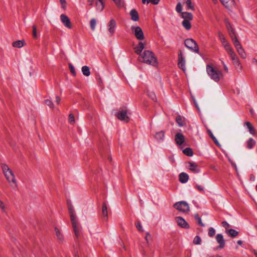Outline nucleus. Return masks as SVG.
Segmentation results:
<instances>
[{
    "instance_id": "f257e3e1",
    "label": "nucleus",
    "mask_w": 257,
    "mask_h": 257,
    "mask_svg": "<svg viewBox=\"0 0 257 257\" xmlns=\"http://www.w3.org/2000/svg\"><path fill=\"white\" fill-rule=\"evenodd\" d=\"M139 60L140 61L153 66H156L158 65L156 57L154 53L150 50H145L142 55H140Z\"/></svg>"
},
{
    "instance_id": "f03ea898",
    "label": "nucleus",
    "mask_w": 257,
    "mask_h": 257,
    "mask_svg": "<svg viewBox=\"0 0 257 257\" xmlns=\"http://www.w3.org/2000/svg\"><path fill=\"white\" fill-rule=\"evenodd\" d=\"M1 168L5 176L12 187H17L18 185L15 176L12 170L10 169L8 166L5 164L1 165Z\"/></svg>"
},
{
    "instance_id": "7ed1b4c3",
    "label": "nucleus",
    "mask_w": 257,
    "mask_h": 257,
    "mask_svg": "<svg viewBox=\"0 0 257 257\" xmlns=\"http://www.w3.org/2000/svg\"><path fill=\"white\" fill-rule=\"evenodd\" d=\"M206 71L210 78L215 82H218L222 76V73L220 71H217L211 65H207Z\"/></svg>"
},
{
    "instance_id": "20e7f679",
    "label": "nucleus",
    "mask_w": 257,
    "mask_h": 257,
    "mask_svg": "<svg viewBox=\"0 0 257 257\" xmlns=\"http://www.w3.org/2000/svg\"><path fill=\"white\" fill-rule=\"evenodd\" d=\"M75 236L78 238L81 233V227L78 222L77 216L70 218Z\"/></svg>"
},
{
    "instance_id": "39448f33",
    "label": "nucleus",
    "mask_w": 257,
    "mask_h": 257,
    "mask_svg": "<svg viewBox=\"0 0 257 257\" xmlns=\"http://www.w3.org/2000/svg\"><path fill=\"white\" fill-rule=\"evenodd\" d=\"M184 44L185 46L192 51L197 53H199L198 46L196 41L193 39H187L185 41Z\"/></svg>"
},
{
    "instance_id": "423d86ee",
    "label": "nucleus",
    "mask_w": 257,
    "mask_h": 257,
    "mask_svg": "<svg viewBox=\"0 0 257 257\" xmlns=\"http://www.w3.org/2000/svg\"><path fill=\"white\" fill-rule=\"evenodd\" d=\"M174 207L182 212H188L189 211L188 204L184 201L176 202L174 204Z\"/></svg>"
},
{
    "instance_id": "0eeeda50",
    "label": "nucleus",
    "mask_w": 257,
    "mask_h": 257,
    "mask_svg": "<svg viewBox=\"0 0 257 257\" xmlns=\"http://www.w3.org/2000/svg\"><path fill=\"white\" fill-rule=\"evenodd\" d=\"M116 116L121 121L128 122L130 117L127 115V110L126 107L122 108L116 113Z\"/></svg>"
},
{
    "instance_id": "6e6552de",
    "label": "nucleus",
    "mask_w": 257,
    "mask_h": 257,
    "mask_svg": "<svg viewBox=\"0 0 257 257\" xmlns=\"http://www.w3.org/2000/svg\"><path fill=\"white\" fill-rule=\"evenodd\" d=\"M131 29L133 32V33L134 35L135 36L136 38L141 41L144 39V33L143 32L142 29L139 26L134 27L132 26L131 27Z\"/></svg>"
},
{
    "instance_id": "1a4fd4ad",
    "label": "nucleus",
    "mask_w": 257,
    "mask_h": 257,
    "mask_svg": "<svg viewBox=\"0 0 257 257\" xmlns=\"http://www.w3.org/2000/svg\"><path fill=\"white\" fill-rule=\"evenodd\" d=\"M178 67L181 69L183 71L185 70V58L183 56V54L181 51H180L179 53L178 54Z\"/></svg>"
},
{
    "instance_id": "9d476101",
    "label": "nucleus",
    "mask_w": 257,
    "mask_h": 257,
    "mask_svg": "<svg viewBox=\"0 0 257 257\" xmlns=\"http://www.w3.org/2000/svg\"><path fill=\"white\" fill-rule=\"evenodd\" d=\"M176 220L178 225L182 228L188 229L189 228V225L182 217L178 216L176 217Z\"/></svg>"
},
{
    "instance_id": "9b49d317",
    "label": "nucleus",
    "mask_w": 257,
    "mask_h": 257,
    "mask_svg": "<svg viewBox=\"0 0 257 257\" xmlns=\"http://www.w3.org/2000/svg\"><path fill=\"white\" fill-rule=\"evenodd\" d=\"M230 57L232 61L233 65L235 66L236 69H238L239 70H241L242 66L241 64L238 60V57H237L235 53H234L231 55Z\"/></svg>"
},
{
    "instance_id": "f8f14e48",
    "label": "nucleus",
    "mask_w": 257,
    "mask_h": 257,
    "mask_svg": "<svg viewBox=\"0 0 257 257\" xmlns=\"http://www.w3.org/2000/svg\"><path fill=\"white\" fill-rule=\"evenodd\" d=\"M188 169L194 173H198L200 172V170L198 165L195 162L188 163Z\"/></svg>"
},
{
    "instance_id": "ddd939ff",
    "label": "nucleus",
    "mask_w": 257,
    "mask_h": 257,
    "mask_svg": "<svg viewBox=\"0 0 257 257\" xmlns=\"http://www.w3.org/2000/svg\"><path fill=\"white\" fill-rule=\"evenodd\" d=\"M60 18L62 22L64 25V26L69 28L71 29L72 28V25L71 22L69 19V18L64 14H62L60 16Z\"/></svg>"
},
{
    "instance_id": "4468645a",
    "label": "nucleus",
    "mask_w": 257,
    "mask_h": 257,
    "mask_svg": "<svg viewBox=\"0 0 257 257\" xmlns=\"http://www.w3.org/2000/svg\"><path fill=\"white\" fill-rule=\"evenodd\" d=\"M175 141L178 146H181L184 143L185 137L181 133H177L175 136Z\"/></svg>"
},
{
    "instance_id": "2eb2a0df",
    "label": "nucleus",
    "mask_w": 257,
    "mask_h": 257,
    "mask_svg": "<svg viewBox=\"0 0 257 257\" xmlns=\"http://www.w3.org/2000/svg\"><path fill=\"white\" fill-rule=\"evenodd\" d=\"M116 25V22L114 19H111L109 21L108 25V32L109 33L110 37L112 36L114 33Z\"/></svg>"
},
{
    "instance_id": "dca6fc26",
    "label": "nucleus",
    "mask_w": 257,
    "mask_h": 257,
    "mask_svg": "<svg viewBox=\"0 0 257 257\" xmlns=\"http://www.w3.org/2000/svg\"><path fill=\"white\" fill-rule=\"evenodd\" d=\"M217 242L219 244V248H222L225 246V241L223 236L221 234H217L216 236Z\"/></svg>"
},
{
    "instance_id": "f3484780",
    "label": "nucleus",
    "mask_w": 257,
    "mask_h": 257,
    "mask_svg": "<svg viewBox=\"0 0 257 257\" xmlns=\"http://www.w3.org/2000/svg\"><path fill=\"white\" fill-rule=\"evenodd\" d=\"M67 206L69 214L70 215V218L76 216L75 213V210L70 201H67Z\"/></svg>"
},
{
    "instance_id": "a211bd4d",
    "label": "nucleus",
    "mask_w": 257,
    "mask_h": 257,
    "mask_svg": "<svg viewBox=\"0 0 257 257\" xmlns=\"http://www.w3.org/2000/svg\"><path fill=\"white\" fill-rule=\"evenodd\" d=\"M179 179L180 182L185 183L189 180V176L187 173L182 172L179 174Z\"/></svg>"
},
{
    "instance_id": "6ab92c4d",
    "label": "nucleus",
    "mask_w": 257,
    "mask_h": 257,
    "mask_svg": "<svg viewBox=\"0 0 257 257\" xmlns=\"http://www.w3.org/2000/svg\"><path fill=\"white\" fill-rule=\"evenodd\" d=\"M145 48V45L142 42H139L138 45L135 48V52L136 54L139 55L141 54V52Z\"/></svg>"
},
{
    "instance_id": "aec40b11",
    "label": "nucleus",
    "mask_w": 257,
    "mask_h": 257,
    "mask_svg": "<svg viewBox=\"0 0 257 257\" xmlns=\"http://www.w3.org/2000/svg\"><path fill=\"white\" fill-rule=\"evenodd\" d=\"M130 15L131 16V19L135 21H138L139 20V16L138 12L135 9H132L130 12Z\"/></svg>"
},
{
    "instance_id": "412c9836",
    "label": "nucleus",
    "mask_w": 257,
    "mask_h": 257,
    "mask_svg": "<svg viewBox=\"0 0 257 257\" xmlns=\"http://www.w3.org/2000/svg\"><path fill=\"white\" fill-rule=\"evenodd\" d=\"M185 118L180 115H178L176 117V121L180 127L183 126L185 124Z\"/></svg>"
},
{
    "instance_id": "4be33fe9",
    "label": "nucleus",
    "mask_w": 257,
    "mask_h": 257,
    "mask_svg": "<svg viewBox=\"0 0 257 257\" xmlns=\"http://www.w3.org/2000/svg\"><path fill=\"white\" fill-rule=\"evenodd\" d=\"M165 137V132L161 131L157 132L155 136V139L158 141L161 142L164 140Z\"/></svg>"
},
{
    "instance_id": "5701e85b",
    "label": "nucleus",
    "mask_w": 257,
    "mask_h": 257,
    "mask_svg": "<svg viewBox=\"0 0 257 257\" xmlns=\"http://www.w3.org/2000/svg\"><path fill=\"white\" fill-rule=\"evenodd\" d=\"M223 46L229 56L235 53L231 45L228 43Z\"/></svg>"
},
{
    "instance_id": "b1692460",
    "label": "nucleus",
    "mask_w": 257,
    "mask_h": 257,
    "mask_svg": "<svg viewBox=\"0 0 257 257\" xmlns=\"http://www.w3.org/2000/svg\"><path fill=\"white\" fill-rule=\"evenodd\" d=\"M245 124L247 128H248L249 133L253 135H255V129L254 127L252 126V125L251 124V123L248 121H247L245 122Z\"/></svg>"
},
{
    "instance_id": "393cba45",
    "label": "nucleus",
    "mask_w": 257,
    "mask_h": 257,
    "mask_svg": "<svg viewBox=\"0 0 257 257\" xmlns=\"http://www.w3.org/2000/svg\"><path fill=\"white\" fill-rule=\"evenodd\" d=\"M227 234L231 237H235L238 234V232L233 229L226 230Z\"/></svg>"
},
{
    "instance_id": "a878e982",
    "label": "nucleus",
    "mask_w": 257,
    "mask_h": 257,
    "mask_svg": "<svg viewBox=\"0 0 257 257\" xmlns=\"http://www.w3.org/2000/svg\"><path fill=\"white\" fill-rule=\"evenodd\" d=\"M182 17L184 20H188L191 21L193 19V15L191 13L183 12L182 13Z\"/></svg>"
},
{
    "instance_id": "bb28decb",
    "label": "nucleus",
    "mask_w": 257,
    "mask_h": 257,
    "mask_svg": "<svg viewBox=\"0 0 257 257\" xmlns=\"http://www.w3.org/2000/svg\"><path fill=\"white\" fill-rule=\"evenodd\" d=\"M220 1L226 8H229L234 3V0H220Z\"/></svg>"
},
{
    "instance_id": "cd10ccee",
    "label": "nucleus",
    "mask_w": 257,
    "mask_h": 257,
    "mask_svg": "<svg viewBox=\"0 0 257 257\" xmlns=\"http://www.w3.org/2000/svg\"><path fill=\"white\" fill-rule=\"evenodd\" d=\"M231 39L236 49L242 46L236 36H234V37L232 36V38H231Z\"/></svg>"
},
{
    "instance_id": "c85d7f7f",
    "label": "nucleus",
    "mask_w": 257,
    "mask_h": 257,
    "mask_svg": "<svg viewBox=\"0 0 257 257\" xmlns=\"http://www.w3.org/2000/svg\"><path fill=\"white\" fill-rule=\"evenodd\" d=\"M25 42L23 40H18L13 43L12 45L14 47L22 48L24 45Z\"/></svg>"
},
{
    "instance_id": "c756f323",
    "label": "nucleus",
    "mask_w": 257,
    "mask_h": 257,
    "mask_svg": "<svg viewBox=\"0 0 257 257\" xmlns=\"http://www.w3.org/2000/svg\"><path fill=\"white\" fill-rule=\"evenodd\" d=\"M95 5L97 10L101 12L104 7V3L103 2H96Z\"/></svg>"
},
{
    "instance_id": "7c9ffc66",
    "label": "nucleus",
    "mask_w": 257,
    "mask_h": 257,
    "mask_svg": "<svg viewBox=\"0 0 257 257\" xmlns=\"http://www.w3.org/2000/svg\"><path fill=\"white\" fill-rule=\"evenodd\" d=\"M182 25L187 30H189L191 28L190 20H184L182 22Z\"/></svg>"
},
{
    "instance_id": "2f4dec72",
    "label": "nucleus",
    "mask_w": 257,
    "mask_h": 257,
    "mask_svg": "<svg viewBox=\"0 0 257 257\" xmlns=\"http://www.w3.org/2000/svg\"><path fill=\"white\" fill-rule=\"evenodd\" d=\"M82 72L85 76H88L90 74L89 68L87 66H84L82 67Z\"/></svg>"
},
{
    "instance_id": "473e14b6",
    "label": "nucleus",
    "mask_w": 257,
    "mask_h": 257,
    "mask_svg": "<svg viewBox=\"0 0 257 257\" xmlns=\"http://www.w3.org/2000/svg\"><path fill=\"white\" fill-rule=\"evenodd\" d=\"M218 38H219L220 41H221L222 45H224L228 43L227 41H226V40L225 38V36L221 32H218Z\"/></svg>"
},
{
    "instance_id": "72a5a7b5",
    "label": "nucleus",
    "mask_w": 257,
    "mask_h": 257,
    "mask_svg": "<svg viewBox=\"0 0 257 257\" xmlns=\"http://www.w3.org/2000/svg\"><path fill=\"white\" fill-rule=\"evenodd\" d=\"M102 213L104 217L107 218L108 212H107V207L106 203L103 202L102 206Z\"/></svg>"
},
{
    "instance_id": "f704fd0d",
    "label": "nucleus",
    "mask_w": 257,
    "mask_h": 257,
    "mask_svg": "<svg viewBox=\"0 0 257 257\" xmlns=\"http://www.w3.org/2000/svg\"><path fill=\"white\" fill-rule=\"evenodd\" d=\"M236 51L242 58L245 59L246 58V56L245 52L242 46L238 49H236Z\"/></svg>"
},
{
    "instance_id": "c9c22d12",
    "label": "nucleus",
    "mask_w": 257,
    "mask_h": 257,
    "mask_svg": "<svg viewBox=\"0 0 257 257\" xmlns=\"http://www.w3.org/2000/svg\"><path fill=\"white\" fill-rule=\"evenodd\" d=\"M255 144V141L252 138H249L247 141L248 149H251Z\"/></svg>"
},
{
    "instance_id": "e433bc0d",
    "label": "nucleus",
    "mask_w": 257,
    "mask_h": 257,
    "mask_svg": "<svg viewBox=\"0 0 257 257\" xmlns=\"http://www.w3.org/2000/svg\"><path fill=\"white\" fill-rule=\"evenodd\" d=\"M183 153L186 156L191 157L193 155L192 150L190 148H187L183 151Z\"/></svg>"
},
{
    "instance_id": "4c0bfd02",
    "label": "nucleus",
    "mask_w": 257,
    "mask_h": 257,
    "mask_svg": "<svg viewBox=\"0 0 257 257\" xmlns=\"http://www.w3.org/2000/svg\"><path fill=\"white\" fill-rule=\"evenodd\" d=\"M227 28L229 33L230 38H232V36L234 37V36H236L234 30L233 29V28L231 27V26L230 24H229L228 26H227Z\"/></svg>"
},
{
    "instance_id": "58836bf2",
    "label": "nucleus",
    "mask_w": 257,
    "mask_h": 257,
    "mask_svg": "<svg viewBox=\"0 0 257 257\" xmlns=\"http://www.w3.org/2000/svg\"><path fill=\"white\" fill-rule=\"evenodd\" d=\"M142 3L145 4L146 3L147 4L151 3L153 5H157L159 4L160 0H142Z\"/></svg>"
},
{
    "instance_id": "ea45409f",
    "label": "nucleus",
    "mask_w": 257,
    "mask_h": 257,
    "mask_svg": "<svg viewBox=\"0 0 257 257\" xmlns=\"http://www.w3.org/2000/svg\"><path fill=\"white\" fill-rule=\"evenodd\" d=\"M148 96L154 101H157V97L155 93L153 91H148Z\"/></svg>"
},
{
    "instance_id": "a19ab883",
    "label": "nucleus",
    "mask_w": 257,
    "mask_h": 257,
    "mask_svg": "<svg viewBox=\"0 0 257 257\" xmlns=\"http://www.w3.org/2000/svg\"><path fill=\"white\" fill-rule=\"evenodd\" d=\"M55 230L58 239H59L60 240H63V235L62 234V233L60 231V230L57 228H55Z\"/></svg>"
},
{
    "instance_id": "79ce46f5",
    "label": "nucleus",
    "mask_w": 257,
    "mask_h": 257,
    "mask_svg": "<svg viewBox=\"0 0 257 257\" xmlns=\"http://www.w3.org/2000/svg\"><path fill=\"white\" fill-rule=\"evenodd\" d=\"M96 25V20L95 19H91L90 21V26L91 30L94 31L95 29V26Z\"/></svg>"
},
{
    "instance_id": "37998d69",
    "label": "nucleus",
    "mask_w": 257,
    "mask_h": 257,
    "mask_svg": "<svg viewBox=\"0 0 257 257\" xmlns=\"http://www.w3.org/2000/svg\"><path fill=\"white\" fill-rule=\"evenodd\" d=\"M195 218L197 221V223L202 227L204 226V224L202 223L201 219L200 217H199V215L196 214L195 215Z\"/></svg>"
},
{
    "instance_id": "c03bdc74",
    "label": "nucleus",
    "mask_w": 257,
    "mask_h": 257,
    "mask_svg": "<svg viewBox=\"0 0 257 257\" xmlns=\"http://www.w3.org/2000/svg\"><path fill=\"white\" fill-rule=\"evenodd\" d=\"M201 242V239L198 235L196 236L193 239V243L194 244H200Z\"/></svg>"
},
{
    "instance_id": "a18cd8bd",
    "label": "nucleus",
    "mask_w": 257,
    "mask_h": 257,
    "mask_svg": "<svg viewBox=\"0 0 257 257\" xmlns=\"http://www.w3.org/2000/svg\"><path fill=\"white\" fill-rule=\"evenodd\" d=\"M32 29H33V32H32V35L34 39H37V27L36 25H33L32 26Z\"/></svg>"
},
{
    "instance_id": "49530a36",
    "label": "nucleus",
    "mask_w": 257,
    "mask_h": 257,
    "mask_svg": "<svg viewBox=\"0 0 257 257\" xmlns=\"http://www.w3.org/2000/svg\"><path fill=\"white\" fill-rule=\"evenodd\" d=\"M187 9L194 10V7L191 0H187L186 2Z\"/></svg>"
},
{
    "instance_id": "de8ad7c7",
    "label": "nucleus",
    "mask_w": 257,
    "mask_h": 257,
    "mask_svg": "<svg viewBox=\"0 0 257 257\" xmlns=\"http://www.w3.org/2000/svg\"><path fill=\"white\" fill-rule=\"evenodd\" d=\"M215 234V229L212 227H210L208 229V235L212 237L214 236Z\"/></svg>"
},
{
    "instance_id": "09e8293b",
    "label": "nucleus",
    "mask_w": 257,
    "mask_h": 257,
    "mask_svg": "<svg viewBox=\"0 0 257 257\" xmlns=\"http://www.w3.org/2000/svg\"><path fill=\"white\" fill-rule=\"evenodd\" d=\"M45 103L49 106L50 108H53L54 104L52 101L50 99H46L45 100Z\"/></svg>"
},
{
    "instance_id": "8fccbe9b",
    "label": "nucleus",
    "mask_w": 257,
    "mask_h": 257,
    "mask_svg": "<svg viewBox=\"0 0 257 257\" xmlns=\"http://www.w3.org/2000/svg\"><path fill=\"white\" fill-rule=\"evenodd\" d=\"M136 226L137 228L138 229V230L139 231L143 232L144 231L143 229L142 226L140 221H137L136 222Z\"/></svg>"
},
{
    "instance_id": "3c124183",
    "label": "nucleus",
    "mask_w": 257,
    "mask_h": 257,
    "mask_svg": "<svg viewBox=\"0 0 257 257\" xmlns=\"http://www.w3.org/2000/svg\"><path fill=\"white\" fill-rule=\"evenodd\" d=\"M69 68L70 72L72 73L73 76L76 75V71L74 67L71 63L69 64Z\"/></svg>"
},
{
    "instance_id": "603ef678",
    "label": "nucleus",
    "mask_w": 257,
    "mask_h": 257,
    "mask_svg": "<svg viewBox=\"0 0 257 257\" xmlns=\"http://www.w3.org/2000/svg\"><path fill=\"white\" fill-rule=\"evenodd\" d=\"M68 121L71 124H74L75 122V118L73 114L70 113L69 115Z\"/></svg>"
},
{
    "instance_id": "864d4df0",
    "label": "nucleus",
    "mask_w": 257,
    "mask_h": 257,
    "mask_svg": "<svg viewBox=\"0 0 257 257\" xmlns=\"http://www.w3.org/2000/svg\"><path fill=\"white\" fill-rule=\"evenodd\" d=\"M182 10V7L181 4L180 3H178L176 7V11L178 13H181Z\"/></svg>"
},
{
    "instance_id": "5fc2aeb1",
    "label": "nucleus",
    "mask_w": 257,
    "mask_h": 257,
    "mask_svg": "<svg viewBox=\"0 0 257 257\" xmlns=\"http://www.w3.org/2000/svg\"><path fill=\"white\" fill-rule=\"evenodd\" d=\"M195 188L199 191H204V187L201 185L196 184L195 185Z\"/></svg>"
},
{
    "instance_id": "6e6d98bb",
    "label": "nucleus",
    "mask_w": 257,
    "mask_h": 257,
    "mask_svg": "<svg viewBox=\"0 0 257 257\" xmlns=\"http://www.w3.org/2000/svg\"><path fill=\"white\" fill-rule=\"evenodd\" d=\"M221 224H222V226L223 227H225L226 229L228 228L230 226L229 224L226 221H222L221 223Z\"/></svg>"
},
{
    "instance_id": "4d7b16f0",
    "label": "nucleus",
    "mask_w": 257,
    "mask_h": 257,
    "mask_svg": "<svg viewBox=\"0 0 257 257\" xmlns=\"http://www.w3.org/2000/svg\"><path fill=\"white\" fill-rule=\"evenodd\" d=\"M118 7H121L122 4L120 0H112Z\"/></svg>"
},
{
    "instance_id": "13d9d810",
    "label": "nucleus",
    "mask_w": 257,
    "mask_h": 257,
    "mask_svg": "<svg viewBox=\"0 0 257 257\" xmlns=\"http://www.w3.org/2000/svg\"><path fill=\"white\" fill-rule=\"evenodd\" d=\"M60 2L62 6V8L65 9L66 5V0H60Z\"/></svg>"
},
{
    "instance_id": "bf43d9fd",
    "label": "nucleus",
    "mask_w": 257,
    "mask_h": 257,
    "mask_svg": "<svg viewBox=\"0 0 257 257\" xmlns=\"http://www.w3.org/2000/svg\"><path fill=\"white\" fill-rule=\"evenodd\" d=\"M207 132L211 139H213V137H215L213 135L212 133L211 132V131L209 129H207Z\"/></svg>"
},
{
    "instance_id": "052dcab7",
    "label": "nucleus",
    "mask_w": 257,
    "mask_h": 257,
    "mask_svg": "<svg viewBox=\"0 0 257 257\" xmlns=\"http://www.w3.org/2000/svg\"><path fill=\"white\" fill-rule=\"evenodd\" d=\"M0 208H2V209L4 211L5 208V206L4 205V202L0 200Z\"/></svg>"
},
{
    "instance_id": "680f3d73",
    "label": "nucleus",
    "mask_w": 257,
    "mask_h": 257,
    "mask_svg": "<svg viewBox=\"0 0 257 257\" xmlns=\"http://www.w3.org/2000/svg\"><path fill=\"white\" fill-rule=\"evenodd\" d=\"M213 141L214 142V143L217 146H219V142H218L217 140L216 139V138L215 137H213V139H212Z\"/></svg>"
},
{
    "instance_id": "e2e57ef3",
    "label": "nucleus",
    "mask_w": 257,
    "mask_h": 257,
    "mask_svg": "<svg viewBox=\"0 0 257 257\" xmlns=\"http://www.w3.org/2000/svg\"><path fill=\"white\" fill-rule=\"evenodd\" d=\"M222 64L223 65V67H224V70L226 72H228V68H227V66L225 65V64L224 63V62L223 61H222Z\"/></svg>"
},
{
    "instance_id": "0e129e2a",
    "label": "nucleus",
    "mask_w": 257,
    "mask_h": 257,
    "mask_svg": "<svg viewBox=\"0 0 257 257\" xmlns=\"http://www.w3.org/2000/svg\"><path fill=\"white\" fill-rule=\"evenodd\" d=\"M60 101H61V99H60V97H59L58 96H57L56 97V101L57 103L58 104H59Z\"/></svg>"
},
{
    "instance_id": "69168bd1",
    "label": "nucleus",
    "mask_w": 257,
    "mask_h": 257,
    "mask_svg": "<svg viewBox=\"0 0 257 257\" xmlns=\"http://www.w3.org/2000/svg\"><path fill=\"white\" fill-rule=\"evenodd\" d=\"M149 237H151V235H150V234L148 232V233H146V237H145L146 240L147 241V242H148V238Z\"/></svg>"
},
{
    "instance_id": "338daca9",
    "label": "nucleus",
    "mask_w": 257,
    "mask_h": 257,
    "mask_svg": "<svg viewBox=\"0 0 257 257\" xmlns=\"http://www.w3.org/2000/svg\"><path fill=\"white\" fill-rule=\"evenodd\" d=\"M87 2L89 3L90 6H93L94 3V0H87Z\"/></svg>"
},
{
    "instance_id": "774afa93",
    "label": "nucleus",
    "mask_w": 257,
    "mask_h": 257,
    "mask_svg": "<svg viewBox=\"0 0 257 257\" xmlns=\"http://www.w3.org/2000/svg\"><path fill=\"white\" fill-rule=\"evenodd\" d=\"M237 243L238 244L241 245L242 244V241L241 240H239L237 241Z\"/></svg>"
}]
</instances>
